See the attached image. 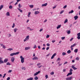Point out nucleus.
Returning a JSON list of instances; mask_svg holds the SVG:
<instances>
[{"mask_svg": "<svg viewBox=\"0 0 80 80\" xmlns=\"http://www.w3.org/2000/svg\"><path fill=\"white\" fill-rule=\"evenodd\" d=\"M29 38L30 36H29V35L27 36L25 38V39L24 40V42H26V41H27V40H29Z\"/></svg>", "mask_w": 80, "mask_h": 80, "instance_id": "3", "label": "nucleus"}, {"mask_svg": "<svg viewBox=\"0 0 80 80\" xmlns=\"http://www.w3.org/2000/svg\"><path fill=\"white\" fill-rule=\"evenodd\" d=\"M6 15L7 16H10V13H9V12H8L6 13Z\"/></svg>", "mask_w": 80, "mask_h": 80, "instance_id": "30", "label": "nucleus"}, {"mask_svg": "<svg viewBox=\"0 0 80 80\" xmlns=\"http://www.w3.org/2000/svg\"><path fill=\"white\" fill-rule=\"evenodd\" d=\"M38 48L39 49H40V46H38Z\"/></svg>", "mask_w": 80, "mask_h": 80, "instance_id": "62", "label": "nucleus"}, {"mask_svg": "<svg viewBox=\"0 0 80 80\" xmlns=\"http://www.w3.org/2000/svg\"><path fill=\"white\" fill-rule=\"evenodd\" d=\"M67 53H71V51H70V50H68L67 51Z\"/></svg>", "mask_w": 80, "mask_h": 80, "instance_id": "34", "label": "nucleus"}, {"mask_svg": "<svg viewBox=\"0 0 80 80\" xmlns=\"http://www.w3.org/2000/svg\"><path fill=\"white\" fill-rule=\"evenodd\" d=\"M73 39V38H72L71 39H70V42H71V41H72V40Z\"/></svg>", "mask_w": 80, "mask_h": 80, "instance_id": "59", "label": "nucleus"}, {"mask_svg": "<svg viewBox=\"0 0 80 80\" xmlns=\"http://www.w3.org/2000/svg\"><path fill=\"white\" fill-rule=\"evenodd\" d=\"M77 38L78 39V40H80V36H78Z\"/></svg>", "mask_w": 80, "mask_h": 80, "instance_id": "52", "label": "nucleus"}, {"mask_svg": "<svg viewBox=\"0 0 80 80\" xmlns=\"http://www.w3.org/2000/svg\"><path fill=\"white\" fill-rule=\"evenodd\" d=\"M77 36L80 37V32L77 34Z\"/></svg>", "mask_w": 80, "mask_h": 80, "instance_id": "55", "label": "nucleus"}, {"mask_svg": "<svg viewBox=\"0 0 80 80\" xmlns=\"http://www.w3.org/2000/svg\"><path fill=\"white\" fill-rule=\"evenodd\" d=\"M57 55V53H55L51 57V59H53V58H54V57H55V55Z\"/></svg>", "mask_w": 80, "mask_h": 80, "instance_id": "11", "label": "nucleus"}, {"mask_svg": "<svg viewBox=\"0 0 80 80\" xmlns=\"http://www.w3.org/2000/svg\"><path fill=\"white\" fill-rule=\"evenodd\" d=\"M6 65H10V63L8 62L6 64Z\"/></svg>", "mask_w": 80, "mask_h": 80, "instance_id": "45", "label": "nucleus"}, {"mask_svg": "<svg viewBox=\"0 0 80 80\" xmlns=\"http://www.w3.org/2000/svg\"><path fill=\"white\" fill-rule=\"evenodd\" d=\"M13 30H14V32H17V28H15Z\"/></svg>", "mask_w": 80, "mask_h": 80, "instance_id": "40", "label": "nucleus"}, {"mask_svg": "<svg viewBox=\"0 0 80 80\" xmlns=\"http://www.w3.org/2000/svg\"><path fill=\"white\" fill-rule=\"evenodd\" d=\"M9 9H12L13 8V6L12 5L10 6H9Z\"/></svg>", "mask_w": 80, "mask_h": 80, "instance_id": "27", "label": "nucleus"}, {"mask_svg": "<svg viewBox=\"0 0 80 80\" xmlns=\"http://www.w3.org/2000/svg\"><path fill=\"white\" fill-rule=\"evenodd\" d=\"M4 63H7V62H8V59L6 58L4 59Z\"/></svg>", "mask_w": 80, "mask_h": 80, "instance_id": "16", "label": "nucleus"}, {"mask_svg": "<svg viewBox=\"0 0 80 80\" xmlns=\"http://www.w3.org/2000/svg\"><path fill=\"white\" fill-rule=\"evenodd\" d=\"M63 12H64V10L61 11L60 12V14H62V13H63Z\"/></svg>", "mask_w": 80, "mask_h": 80, "instance_id": "37", "label": "nucleus"}, {"mask_svg": "<svg viewBox=\"0 0 80 80\" xmlns=\"http://www.w3.org/2000/svg\"><path fill=\"white\" fill-rule=\"evenodd\" d=\"M29 7H30V8H33V5H29Z\"/></svg>", "mask_w": 80, "mask_h": 80, "instance_id": "24", "label": "nucleus"}, {"mask_svg": "<svg viewBox=\"0 0 80 80\" xmlns=\"http://www.w3.org/2000/svg\"><path fill=\"white\" fill-rule=\"evenodd\" d=\"M30 47H26L25 48V50H30Z\"/></svg>", "mask_w": 80, "mask_h": 80, "instance_id": "9", "label": "nucleus"}, {"mask_svg": "<svg viewBox=\"0 0 80 80\" xmlns=\"http://www.w3.org/2000/svg\"><path fill=\"white\" fill-rule=\"evenodd\" d=\"M67 63H68V62H65L64 63L63 65H65V64H67Z\"/></svg>", "mask_w": 80, "mask_h": 80, "instance_id": "51", "label": "nucleus"}, {"mask_svg": "<svg viewBox=\"0 0 80 80\" xmlns=\"http://www.w3.org/2000/svg\"><path fill=\"white\" fill-rule=\"evenodd\" d=\"M3 8V5H1L0 7V10H1V9H2Z\"/></svg>", "mask_w": 80, "mask_h": 80, "instance_id": "18", "label": "nucleus"}, {"mask_svg": "<svg viewBox=\"0 0 80 80\" xmlns=\"http://www.w3.org/2000/svg\"><path fill=\"white\" fill-rule=\"evenodd\" d=\"M66 55V53L65 52H63L62 53V56H64V55Z\"/></svg>", "mask_w": 80, "mask_h": 80, "instance_id": "31", "label": "nucleus"}, {"mask_svg": "<svg viewBox=\"0 0 80 80\" xmlns=\"http://www.w3.org/2000/svg\"><path fill=\"white\" fill-rule=\"evenodd\" d=\"M47 5V3H45V4H42V7H46Z\"/></svg>", "mask_w": 80, "mask_h": 80, "instance_id": "13", "label": "nucleus"}, {"mask_svg": "<svg viewBox=\"0 0 80 80\" xmlns=\"http://www.w3.org/2000/svg\"><path fill=\"white\" fill-rule=\"evenodd\" d=\"M67 22H68V20L67 19H66L64 22V23H67Z\"/></svg>", "mask_w": 80, "mask_h": 80, "instance_id": "28", "label": "nucleus"}, {"mask_svg": "<svg viewBox=\"0 0 80 80\" xmlns=\"http://www.w3.org/2000/svg\"><path fill=\"white\" fill-rule=\"evenodd\" d=\"M52 42L53 43H54V42H55V40H54L53 41H52Z\"/></svg>", "mask_w": 80, "mask_h": 80, "instance_id": "63", "label": "nucleus"}, {"mask_svg": "<svg viewBox=\"0 0 80 80\" xmlns=\"http://www.w3.org/2000/svg\"><path fill=\"white\" fill-rule=\"evenodd\" d=\"M15 61V57H12L11 58V61L12 63L14 62V61Z\"/></svg>", "mask_w": 80, "mask_h": 80, "instance_id": "5", "label": "nucleus"}, {"mask_svg": "<svg viewBox=\"0 0 80 80\" xmlns=\"http://www.w3.org/2000/svg\"><path fill=\"white\" fill-rule=\"evenodd\" d=\"M76 45V44L74 43L71 46V48H72L75 47V46Z\"/></svg>", "mask_w": 80, "mask_h": 80, "instance_id": "17", "label": "nucleus"}, {"mask_svg": "<svg viewBox=\"0 0 80 80\" xmlns=\"http://www.w3.org/2000/svg\"><path fill=\"white\" fill-rule=\"evenodd\" d=\"M49 48H50V47H47L46 48L47 50H48L49 49Z\"/></svg>", "mask_w": 80, "mask_h": 80, "instance_id": "58", "label": "nucleus"}, {"mask_svg": "<svg viewBox=\"0 0 80 80\" xmlns=\"http://www.w3.org/2000/svg\"><path fill=\"white\" fill-rule=\"evenodd\" d=\"M22 70H26V68H25V67H22Z\"/></svg>", "mask_w": 80, "mask_h": 80, "instance_id": "41", "label": "nucleus"}, {"mask_svg": "<svg viewBox=\"0 0 80 80\" xmlns=\"http://www.w3.org/2000/svg\"><path fill=\"white\" fill-rule=\"evenodd\" d=\"M12 72V70H9L8 71V73H11Z\"/></svg>", "mask_w": 80, "mask_h": 80, "instance_id": "47", "label": "nucleus"}, {"mask_svg": "<svg viewBox=\"0 0 80 80\" xmlns=\"http://www.w3.org/2000/svg\"><path fill=\"white\" fill-rule=\"evenodd\" d=\"M45 78H46V79H47V78H48V76L47 75H46L45 76Z\"/></svg>", "mask_w": 80, "mask_h": 80, "instance_id": "35", "label": "nucleus"}, {"mask_svg": "<svg viewBox=\"0 0 80 80\" xmlns=\"http://www.w3.org/2000/svg\"><path fill=\"white\" fill-rule=\"evenodd\" d=\"M27 28L28 30H33V29H31V28H30V27H28Z\"/></svg>", "mask_w": 80, "mask_h": 80, "instance_id": "29", "label": "nucleus"}, {"mask_svg": "<svg viewBox=\"0 0 80 80\" xmlns=\"http://www.w3.org/2000/svg\"><path fill=\"white\" fill-rule=\"evenodd\" d=\"M60 27H61V25H58V26L57 27V29H58V28H60Z\"/></svg>", "mask_w": 80, "mask_h": 80, "instance_id": "19", "label": "nucleus"}, {"mask_svg": "<svg viewBox=\"0 0 80 80\" xmlns=\"http://www.w3.org/2000/svg\"><path fill=\"white\" fill-rule=\"evenodd\" d=\"M49 37H50V35H47L46 37V38H49Z\"/></svg>", "mask_w": 80, "mask_h": 80, "instance_id": "36", "label": "nucleus"}, {"mask_svg": "<svg viewBox=\"0 0 80 80\" xmlns=\"http://www.w3.org/2000/svg\"><path fill=\"white\" fill-rule=\"evenodd\" d=\"M8 36V37H11V36H12V35H11V34H9Z\"/></svg>", "mask_w": 80, "mask_h": 80, "instance_id": "60", "label": "nucleus"}, {"mask_svg": "<svg viewBox=\"0 0 80 80\" xmlns=\"http://www.w3.org/2000/svg\"><path fill=\"white\" fill-rule=\"evenodd\" d=\"M65 37H62L61 38L62 40H64V39H65Z\"/></svg>", "mask_w": 80, "mask_h": 80, "instance_id": "38", "label": "nucleus"}, {"mask_svg": "<svg viewBox=\"0 0 80 80\" xmlns=\"http://www.w3.org/2000/svg\"><path fill=\"white\" fill-rule=\"evenodd\" d=\"M20 52H17L15 53H13L10 54V56H13V55H18L19 54Z\"/></svg>", "mask_w": 80, "mask_h": 80, "instance_id": "1", "label": "nucleus"}, {"mask_svg": "<svg viewBox=\"0 0 80 80\" xmlns=\"http://www.w3.org/2000/svg\"><path fill=\"white\" fill-rule=\"evenodd\" d=\"M38 79V78L37 76H35L34 78V80H37Z\"/></svg>", "mask_w": 80, "mask_h": 80, "instance_id": "21", "label": "nucleus"}, {"mask_svg": "<svg viewBox=\"0 0 80 80\" xmlns=\"http://www.w3.org/2000/svg\"><path fill=\"white\" fill-rule=\"evenodd\" d=\"M37 48V46H36V45H35L33 48L35 49V48Z\"/></svg>", "mask_w": 80, "mask_h": 80, "instance_id": "43", "label": "nucleus"}, {"mask_svg": "<svg viewBox=\"0 0 80 80\" xmlns=\"http://www.w3.org/2000/svg\"><path fill=\"white\" fill-rule=\"evenodd\" d=\"M18 7H19V8H21V5H20V4H19V5H18Z\"/></svg>", "mask_w": 80, "mask_h": 80, "instance_id": "48", "label": "nucleus"}, {"mask_svg": "<svg viewBox=\"0 0 80 80\" xmlns=\"http://www.w3.org/2000/svg\"><path fill=\"white\" fill-rule=\"evenodd\" d=\"M0 45L1 47H3V43H2V44H0Z\"/></svg>", "mask_w": 80, "mask_h": 80, "instance_id": "64", "label": "nucleus"}, {"mask_svg": "<svg viewBox=\"0 0 80 80\" xmlns=\"http://www.w3.org/2000/svg\"><path fill=\"white\" fill-rule=\"evenodd\" d=\"M40 71H39L38 72H36V73H34V76H37L38 74L39 73H40Z\"/></svg>", "mask_w": 80, "mask_h": 80, "instance_id": "7", "label": "nucleus"}, {"mask_svg": "<svg viewBox=\"0 0 80 80\" xmlns=\"http://www.w3.org/2000/svg\"><path fill=\"white\" fill-rule=\"evenodd\" d=\"M73 13V10H72L71 11L69 12L68 13L70 14V13Z\"/></svg>", "mask_w": 80, "mask_h": 80, "instance_id": "22", "label": "nucleus"}, {"mask_svg": "<svg viewBox=\"0 0 80 80\" xmlns=\"http://www.w3.org/2000/svg\"><path fill=\"white\" fill-rule=\"evenodd\" d=\"M42 31H43V29H42V28H41V29L39 30V32H42Z\"/></svg>", "mask_w": 80, "mask_h": 80, "instance_id": "53", "label": "nucleus"}, {"mask_svg": "<svg viewBox=\"0 0 80 80\" xmlns=\"http://www.w3.org/2000/svg\"><path fill=\"white\" fill-rule=\"evenodd\" d=\"M53 74H54V72H51L50 73V74L51 75H53Z\"/></svg>", "mask_w": 80, "mask_h": 80, "instance_id": "42", "label": "nucleus"}, {"mask_svg": "<svg viewBox=\"0 0 80 80\" xmlns=\"http://www.w3.org/2000/svg\"><path fill=\"white\" fill-rule=\"evenodd\" d=\"M2 48H3L5 49V48H6V47H5V45H3L2 46Z\"/></svg>", "mask_w": 80, "mask_h": 80, "instance_id": "46", "label": "nucleus"}, {"mask_svg": "<svg viewBox=\"0 0 80 80\" xmlns=\"http://www.w3.org/2000/svg\"><path fill=\"white\" fill-rule=\"evenodd\" d=\"M30 14H31V12H29L28 13V17H30Z\"/></svg>", "mask_w": 80, "mask_h": 80, "instance_id": "26", "label": "nucleus"}, {"mask_svg": "<svg viewBox=\"0 0 80 80\" xmlns=\"http://www.w3.org/2000/svg\"><path fill=\"white\" fill-rule=\"evenodd\" d=\"M72 75V72H70L69 73H68L67 75V77H68L69 75Z\"/></svg>", "mask_w": 80, "mask_h": 80, "instance_id": "12", "label": "nucleus"}, {"mask_svg": "<svg viewBox=\"0 0 80 80\" xmlns=\"http://www.w3.org/2000/svg\"><path fill=\"white\" fill-rule=\"evenodd\" d=\"M47 45L48 47H49L50 46V44L48 43L47 44Z\"/></svg>", "mask_w": 80, "mask_h": 80, "instance_id": "56", "label": "nucleus"}, {"mask_svg": "<svg viewBox=\"0 0 80 80\" xmlns=\"http://www.w3.org/2000/svg\"><path fill=\"white\" fill-rule=\"evenodd\" d=\"M38 13H40V12L38 11H35L34 14L35 15H37V14H38Z\"/></svg>", "mask_w": 80, "mask_h": 80, "instance_id": "14", "label": "nucleus"}, {"mask_svg": "<svg viewBox=\"0 0 80 80\" xmlns=\"http://www.w3.org/2000/svg\"><path fill=\"white\" fill-rule=\"evenodd\" d=\"M72 79V77H70L66 78V80H71Z\"/></svg>", "mask_w": 80, "mask_h": 80, "instance_id": "4", "label": "nucleus"}, {"mask_svg": "<svg viewBox=\"0 0 80 80\" xmlns=\"http://www.w3.org/2000/svg\"><path fill=\"white\" fill-rule=\"evenodd\" d=\"M47 20L45 19L43 22L44 23H45V22H47Z\"/></svg>", "mask_w": 80, "mask_h": 80, "instance_id": "61", "label": "nucleus"}, {"mask_svg": "<svg viewBox=\"0 0 80 80\" xmlns=\"http://www.w3.org/2000/svg\"><path fill=\"white\" fill-rule=\"evenodd\" d=\"M6 75V73H5L3 75V78H4L5 77V76Z\"/></svg>", "mask_w": 80, "mask_h": 80, "instance_id": "54", "label": "nucleus"}, {"mask_svg": "<svg viewBox=\"0 0 80 80\" xmlns=\"http://www.w3.org/2000/svg\"><path fill=\"white\" fill-rule=\"evenodd\" d=\"M78 18V17L77 16H76L74 17V18H75V20H77Z\"/></svg>", "mask_w": 80, "mask_h": 80, "instance_id": "15", "label": "nucleus"}, {"mask_svg": "<svg viewBox=\"0 0 80 80\" xmlns=\"http://www.w3.org/2000/svg\"><path fill=\"white\" fill-rule=\"evenodd\" d=\"M41 65V63H38L37 64V66H39V65Z\"/></svg>", "mask_w": 80, "mask_h": 80, "instance_id": "50", "label": "nucleus"}, {"mask_svg": "<svg viewBox=\"0 0 80 80\" xmlns=\"http://www.w3.org/2000/svg\"><path fill=\"white\" fill-rule=\"evenodd\" d=\"M57 60H58V61H60L61 60V59L59 58H58Z\"/></svg>", "mask_w": 80, "mask_h": 80, "instance_id": "57", "label": "nucleus"}, {"mask_svg": "<svg viewBox=\"0 0 80 80\" xmlns=\"http://www.w3.org/2000/svg\"><path fill=\"white\" fill-rule=\"evenodd\" d=\"M20 58L21 59V62L22 63H24V58L22 56H20Z\"/></svg>", "mask_w": 80, "mask_h": 80, "instance_id": "2", "label": "nucleus"}, {"mask_svg": "<svg viewBox=\"0 0 80 80\" xmlns=\"http://www.w3.org/2000/svg\"><path fill=\"white\" fill-rule=\"evenodd\" d=\"M15 23H13V25L12 26V28H14V27H15Z\"/></svg>", "mask_w": 80, "mask_h": 80, "instance_id": "32", "label": "nucleus"}, {"mask_svg": "<svg viewBox=\"0 0 80 80\" xmlns=\"http://www.w3.org/2000/svg\"><path fill=\"white\" fill-rule=\"evenodd\" d=\"M70 72H73V70L72 68H70V71H69Z\"/></svg>", "mask_w": 80, "mask_h": 80, "instance_id": "39", "label": "nucleus"}, {"mask_svg": "<svg viewBox=\"0 0 80 80\" xmlns=\"http://www.w3.org/2000/svg\"><path fill=\"white\" fill-rule=\"evenodd\" d=\"M2 58H0V64H1V63H4V62L2 60Z\"/></svg>", "mask_w": 80, "mask_h": 80, "instance_id": "8", "label": "nucleus"}, {"mask_svg": "<svg viewBox=\"0 0 80 80\" xmlns=\"http://www.w3.org/2000/svg\"><path fill=\"white\" fill-rule=\"evenodd\" d=\"M71 32L70 31H69V30L68 31H67V33H68V34H70Z\"/></svg>", "mask_w": 80, "mask_h": 80, "instance_id": "33", "label": "nucleus"}, {"mask_svg": "<svg viewBox=\"0 0 80 80\" xmlns=\"http://www.w3.org/2000/svg\"><path fill=\"white\" fill-rule=\"evenodd\" d=\"M74 52H75V53H77L78 52V49H76L74 50Z\"/></svg>", "mask_w": 80, "mask_h": 80, "instance_id": "20", "label": "nucleus"}, {"mask_svg": "<svg viewBox=\"0 0 80 80\" xmlns=\"http://www.w3.org/2000/svg\"><path fill=\"white\" fill-rule=\"evenodd\" d=\"M74 66H75V65H74L73 66H72V68L73 69V70H77V68H75Z\"/></svg>", "mask_w": 80, "mask_h": 80, "instance_id": "6", "label": "nucleus"}, {"mask_svg": "<svg viewBox=\"0 0 80 80\" xmlns=\"http://www.w3.org/2000/svg\"><path fill=\"white\" fill-rule=\"evenodd\" d=\"M67 5H66L65 6H64L63 7V8H67Z\"/></svg>", "mask_w": 80, "mask_h": 80, "instance_id": "44", "label": "nucleus"}, {"mask_svg": "<svg viewBox=\"0 0 80 80\" xmlns=\"http://www.w3.org/2000/svg\"><path fill=\"white\" fill-rule=\"evenodd\" d=\"M7 50H9V51H11V50H13V48H9L7 49Z\"/></svg>", "mask_w": 80, "mask_h": 80, "instance_id": "25", "label": "nucleus"}, {"mask_svg": "<svg viewBox=\"0 0 80 80\" xmlns=\"http://www.w3.org/2000/svg\"><path fill=\"white\" fill-rule=\"evenodd\" d=\"M38 58L37 57H34L33 58H32V60H38Z\"/></svg>", "mask_w": 80, "mask_h": 80, "instance_id": "10", "label": "nucleus"}, {"mask_svg": "<svg viewBox=\"0 0 80 80\" xmlns=\"http://www.w3.org/2000/svg\"><path fill=\"white\" fill-rule=\"evenodd\" d=\"M10 80V77H8L7 78V80Z\"/></svg>", "mask_w": 80, "mask_h": 80, "instance_id": "49", "label": "nucleus"}, {"mask_svg": "<svg viewBox=\"0 0 80 80\" xmlns=\"http://www.w3.org/2000/svg\"><path fill=\"white\" fill-rule=\"evenodd\" d=\"M33 78H30L28 79L27 80H33Z\"/></svg>", "mask_w": 80, "mask_h": 80, "instance_id": "23", "label": "nucleus"}]
</instances>
